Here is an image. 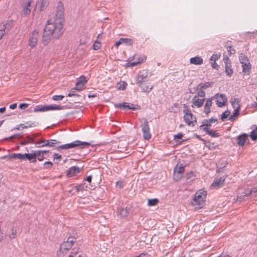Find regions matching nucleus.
<instances>
[{"instance_id":"nucleus-1","label":"nucleus","mask_w":257,"mask_h":257,"mask_svg":"<svg viewBox=\"0 0 257 257\" xmlns=\"http://www.w3.org/2000/svg\"><path fill=\"white\" fill-rule=\"evenodd\" d=\"M64 8L61 1H59L56 7L55 19L53 22L48 20L44 29L42 42L47 45L52 38L57 39L63 34L64 23Z\"/></svg>"},{"instance_id":"nucleus-2","label":"nucleus","mask_w":257,"mask_h":257,"mask_svg":"<svg viewBox=\"0 0 257 257\" xmlns=\"http://www.w3.org/2000/svg\"><path fill=\"white\" fill-rule=\"evenodd\" d=\"M206 194V191L201 190L197 191L191 201V204L198 208L202 207L205 201Z\"/></svg>"},{"instance_id":"nucleus-3","label":"nucleus","mask_w":257,"mask_h":257,"mask_svg":"<svg viewBox=\"0 0 257 257\" xmlns=\"http://www.w3.org/2000/svg\"><path fill=\"white\" fill-rule=\"evenodd\" d=\"M90 144L87 142H81L78 140L74 141L71 143L62 145L59 146L57 149H65L67 150L71 148H74L76 147H79L81 149L85 148L86 147L89 146Z\"/></svg>"},{"instance_id":"nucleus-4","label":"nucleus","mask_w":257,"mask_h":257,"mask_svg":"<svg viewBox=\"0 0 257 257\" xmlns=\"http://www.w3.org/2000/svg\"><path fill=\"white\" fill-rule=\"evenodd\" d=\"M183 112L184 113V119L185 122L188 125H194V122H196V118L191 112L190 109L186 104H184Z\"/></svg>"},{"instance_id":"nucleus-5","label":"nucleus","mask_w":257,"mask_h":257,"mask_svg":"<svg viewBox=\"0 0 257 257\" xmlns=\"http://www.w3.org/2000/svg\"><path fill=\"white\" fill-rule=\"evenodd\" d=\"M141 127L143 132V136L144 140H149L151 138L149 122L146 118H142L141 119Z\"/></svg>"},{"instance_id":"nucleus-6","label":"nucleus","mask_w":257,"mask_h":257,"mask_svg":"<svg viewBox=\"0 0 257 257\" xmlns=\"http://www.w3.org/2000/svg\"><path fill=\"white\" fill-rule=\"evenodd\" d=\"M65 106L60 105H38L34 108L35 112L38 111H46L53 110H61L64 109Z\"/></svg>"},{"instance_id":"nucleus-7","label":"nucleus","mask_w":257,"mask_h":257,"mask_svg":"<svg viewBox=\"0 0 257 257\" xmlns=\"http://www.w3.org/2000/svg\"><path fill=\"white\" fill-rule=\"evenodd\" d=\"M149 81L148 73L146 70L140 71L136 79V84L139 86H142V84H146Z\"/></svg>"},{"instance_id":"nucleus-8","label":"nucleus","mask_w":257,"mask_h":257,"mask_svg":"<svg viewBox=\"0 0 257 257\" xmlns=\"http://www.w3.org/2000/svg\"><path fill=\"white\" fill-rule=\"evenodd\" d=\"M14 25L13 20H8L0 23V40L6 34V31H9Z\"/></svg>"},{"instance_id":"nucleus-9","label":"nucleus","mask_w":257,"mask_h":257,"mask_svg":"<svg viewBox=\"0 0 257 257\" xmlns=\"http://www.w3.org/2000/svg\"><path fill=\"white\" fill-rule=\"evenodd\" d=\"M217 99L216 100V103L217 106L219 107H221L224 105H225L227 102V98L225 94L219 93L216 94L213 97Z\"/></svg>"},{"instance_id":"nucleus-10","label":"nucleus","mask_w":257,"mask_h":257,"mask_svg":"<svg viewBox=\"0 0 257 257\" xmlns=\"http://www.w3.org/2000/svg\"><path fill=\"white\" fill-rule=\"evenodd\" d=\"M33 2V0H28L26 2H23L22 5L23 10L21 12V15L22 16L27 17L30 14L31 12L30 7Z\"/></svg>"},{"instance_id":"nucleus-11","label":"nucleus","mask_w":257,"mask_h":257,"mask_svg":"<svg viewBox=\"0 0 257 257\" xmlns=\"http://www.w3.org/2000/svg\"><path fill=\"white\" fill-rule=\"evenodd\" d=\"M184 170V167L181 164L180 166L177 164L174 169V179L176 181L179 180L181 178L182 175L183 174Z\"/></svg>"},{"instance_id":"nucleus-12","label":"nucleus","mask_w":257,"mask_h":257,"mask_svg":"<svg viewBox=\"0 0 257 257\" xmlns=\"http://www.w3.org/2000/svg\"><path fill=\"white\" fill-rule=\"evenodd\" d=\"M223 61L225 63V73L227 76L230 77L233 73V69L231 68V61L227 56L224 57Z\"/></svg>"},{"instance_id":"nucleus-13","label":"nucleus","mask_w":257,"mask_h":257,"mask_svg":"<svg viewBox=\"0 0 257 257\" xmlns=\"http://www.w3.org/2000/svg\"><path fill=\"white\" fill-rule=\"evenodd\" d=\"M226 178V176H223L222 177H220L219 178L216 177L212 184H211L210 187L211 188H219L221 187H222L224 185V182Z\"/></svg>"},{"instance_id":"nucleus-14","label":"nucleus","mask_w":257,"mask_h":257,"mask_svg":"<svg viewBox=\"0 0 257 257\" xmlns=\"http://www.w3.org/2000/svg\"><path fill=\"white\" fill-rule=\"evenodd\" d=\"M38 32L37 30H34L32 33L31 35L30 36L29 42V45L31 49H33L36 46L38 42Z\"/></svg>"},{"instance_id":"nucleus-15","label":"nucleus","mask_w":257,"mask_h":257,"mask_svg":"<svg viewBox=\"0 0 257 257\" xmlns=\"http://www.w3.org/2000/svg\"><path fill=\"white\" fill-rule=\"evenodd\" d=\"M204 101L205 98H199V97L194 96L192 99V107L200 108L203 105Z\"/></svg>"},{"instance_id":"nucleus-16","label":"nucleus","mask_w":257,"mask_h":257,"mask_svg":"<svg viewBox=\"0 0 257 257\" xmlns=\"http://www.w3.org/2000/svg\"><path fill=\"white\" fill-rule=\"evenodd\" d=\"M87 82L86 79V77L82 75L78 79L77 82L76 83L75 87L74 88L75 90H81L82 87Z\"/></svg>"},{"instance_id":"nucleus-17","label":"nucleus","mask_w":257,"mask_h":257,"mask_svg":"<svg viewBox=\"0 0 257 257\" xmlns=\"http://www.w3.org/2000/svg\"><path fill=\"white\" fill-rule=\"evenodd\" d=\"M237 144L240 146H243L245 143L247 142V143L249 144V140L248 139V136L246 134H242V135H239L237 138Z\"/></svg>"},{"instance_id":"nucleus-18","label":"nucleus","mask_w":257,"mask_h":257,"mask_svg":"<svg viewBox=\"0 0 257 257\" xmlns=\"http://www.w3.org/2000/svg\"><path fill=\"white\" fill-rule=\"evenodd\" d=\"M130 212V208H120L117 209V214L121 218L126 217Z\"/></svg>"},{"instance_id":"nucleus-19","label":"nucleus","mask_w":257,"mask_h":257,"mask_svg":"<svg viewBox=\"0 0 257 257\" xmlns=\"http://www.w3.org/2000/svg\"><path fill=\"white\" fill-rule=\"evenodd\" d=\"M80 171V169L78 167H71L66 172V176L68 177H71L74 175H75L76 174L79 173Z\"/></svg>"},{"instance_id":"nucleus-20","label":"nucleus","mask_w":257,"mask_h":257,"mask_svg":"<svg viewBox=\"0 0 257 257\" xmlns=\"http://www.w3.org/2000/svg\"><path fill=\"white\" fill-rule=\"evenodd\" d=\"M36 155L34 153V151L32 153H25L24 154V160H28L31 163L36 162Z\"/></svg>"},{"instance_id":"nucleus-21","label":"nucleus","mask_w":257,"mask_h":257,"mask_svg":"<svg viewBox=\"0 0 257 257\" xmlns=\"http://www.w3.org/2000/svg\"><path fill=\"white\" fill-rule=\"evenodd\" d=\"M228 164V162L225 158H221L217 163V172L219 173L221 171L220 169H223L226 167Z\"/></svg>"},{"instance_id":"nucleus-22","label":"nucleus","mask_w":257,"mask_h":257,"mask_svg":"<svg viewBox=\"0 0 257 257\" xmlns=\"http://www.w3.org/2000/svg\"><path fill=\"white\" fill-rule=\"evenodd\" d=\"M72 246V242L64 241L60 246V251L62 253H65L69 250Z\"/></svg>"},{"instance_id":"nucleus-23","label":"nucleus","mask_w":257,"mask_h":257,"mask_svg":"<svg viewBox=\"0 0 257 257\" xmlns=\"http://www.w3.org/2000/svg\"><path fill=\"white\" fill-rule=\"evenodd\" d=\"M213 97L209 98L206 100L205 106L204 107V111L205 114L208 116L210 112V107L212 106V100Z\"/></svg>"},{"instance_id":"nucleus-24","label":"nucleus","mask_w":257,"mask_h":257,"mask_svg":"<svg viewBox=\"0 0 257 257\" xmlns=\"http://www.w3.org/2000/svg\"><path fill=\"white\" fill-rule=\"evenodd\" d=\"M203 62V59L200 56H196L190 59V63L192 64L200 65L202 64Z\"/></svg>"},{"instance_id":"nucleus-25","label":"nucleus","mask_w":257,"mask_h":257,"mask_svg":"<svg viewBox=\"0 0 257 257\" xmlns=\"http://www.w3.org/2000/svg\"><path fill=\"white\" fill-rule=\"evenodd\" d=\"M242 72L244 75H249L251 72V65L250 62L242 64Z\"/></svg>"},{"instance_id":"nucleus-26","label":"nucleus","mask_w":257,"mask_h":257,"mask_svg":"<svg viewBox=\"0 0 257 257\" xmlns=\"http://www.w3.org/2000/svg\"><path fill=\"white\" fill-rule=\"evenodd\" d=\"M202 130L207 134L211 136L212 137L217 138L220 136L219 133H216V131L210 130L208 127H203Z\"/></svg>"},{"instance_id":"nucleus-27","label":"nucleus","mask_w":257,"mask_h":257,"mask_svg":"<svg viewBox=\"0 0 257 257\" xmlns=\"http://www.w3.org/2000/svg\"><path fill=\"white\" fill-rule=\"evenodd\" d=\"M217 120L216 118H214L212 117L208 119H204L202 122V124L200 126V127L201 128L203 126L205 127H208L211 126V123L212 122H215Z\"/></svg>"},{"instance_id":"nucleus-28","label":"nucleus","mask_w":257,"mask_h":257,"mask_svg":"<svg viewBox=\"0 0 257 257\" xmlns=\"http://www.w3.org/2000/svg\"><path fill=\"white\" fill-rule=\"evenodd\" d=\"M142 89V91L149 92L153 88V86L151 85L149 81L146 84H142V86H139Z\"/></svg>"},{"instance_id":"nucleus-29","label":"nucleus","mask_w":257,"mask_h":257,"mask_svg":"<svg viewBox=\"0 0 257 257\" xmlns=\"http://www.w3.org/2000/svg\"><path fill=\"white\" fill-rule=\"evenodd\" d=\"M230 103L234 109L240 108L238 99L231 97L230 99Z\"/></svg>"},{"instance_id":"nucleus-30","label":"nucleus","mask_w":257,"mask_h":257,"mask_svg":"<svg viewBox=\"0 0 257 257\" xmlns=\"http://www.w3.org/2000/svg\"><path fill=\"white\" fill-rule=\"evenodd\" d=\"M239 60L240 63L242 64L243 63H247L249 62L248 57L243 53H241L239 56Z\"/></svg>"},{"instance_id":"nucleus-31","label":"nucleus","mask_w":257,"mask_h":257,"mask_svg":"<svg viewBox=\"0 0 257 257\" xmlns=\"http://www.w3.org/2000/svg\"><path fill=\"white\" fill-rule=\"evenodd\" d=\"M240 108L234 109L233 114L229 117V120H233L234 118L239 115Z\"/></svg>"},{"instance_id":"nucleus-32","label":"nucleus","mask_w":257,"mask_h":257,"mask_svg":"<svg viewBox=\"0 0 257 257\" xmlns=\"http://www.w3.org/2000/svg\"><path fill=\"white\" fill-rule=\"evenodd\" d=\"M34 153L36 154V155H37L36 159L37 158V159L39 161H42L44 159V157L43 155H42V150L34 151Z\"/></svg>"},{"instance_id":"nucleus-33","label":"nucleus","mask_w":257,"mask_h":257,"mask_svg":"<svg viewBox=\"0 0 257 257\" xmlns=\"http://www.w3.org/2000/svg\"><path fill=\"white\" fill-rule=\"evenodd\" d=\"M38 124V122H36L35 121L33 122V123H30L29 125H25V124L21 123L19 124V126L22 127V130L24 128H27L28 127H32L36 126Z\"/></svg>"},{"instance_id":"nucleus-34","label":"nucleus","mask_w":257,"mask_h":257,"mask_svg":"<svg viewBox=\"0 0 257 257\" xmlns=\"http://www.w3.org/2000/svg\"><path fill=\"white\" fill-rule=\"evenodd\" d=\"M213 83L212 82H205V83H200L198 86V88L200 87L201 89H206L210 87L211 85L213 84Z\"/></svg>"},{"instance_id":"nucleus-35","label":"nucleus","mask_w":257,"mask_h":257,"mask_svg":"<svg viewBox=\"0 0 257 257\" xmlns=\"http://www.w3.org/2000/svg\"><path fill=\"white\" fill-rule=\"evenodd\" d=\"M115 107L125 110H128L127 102H123L122 103L116 104H115Z\"/></svg>"},{"instance_id":"nucleus-36","label":"nucleus","mask_w":257,"mask_h":257,"mask_svg":"<svg viewBox=\"0 0 257 257\" xmlns=\"http://www.w3.org/2000/svg\"><path fill=\"white\" fill-rule=\"evenodd\" d=\"M128 109L133 110H136L140 109V106L138 104H134L130 103H127Z\"/></svg>"},{"instance_id":"nucleus-37","label":"nucleus","mask_w":257,"mask_h":257,"mask_svg":"<svg viewBox=\"0 0 257 257\" xmlns=\"http://www.w3.org/2000/svg\"><path fill=\"white\" fill-rule=\"evenodd\" d=\"M159 202L158 199H150L148 200V204L149 206H155Z\"/></svg>"},{"instance_id":"nucleus-38","label":"nucleus","mask_w":257,"mask_h":257,"mask_svg":"<svg viewBox=\"0 0 257 257\" xmlns=\"http://www.w3.org/2000/svg\"><path fill=\"white\" fill-rule=\"evenodd\" d=\"M87 187V186H85L84 184H78L75 186V188L76 190V191L77 192H79V191H82L84 190H85V188Z\"/></svg>"},{"instance_id":"nucleus-39","label":"nucleus","mask_w":257,"mask_h":257,"mask_svg":"<svg viewBox=\"0 0 257 257\" xmlns=\"http://www.w3.org/2000/svg\"><path fill=\"white\" fill-rule=\"evenodd\" d=\"M25 141L21 143L22 145H26L29 143H34V139L30 136H28L26 138Z\"/></svg>"},{"instance_id":"nucleus-40","label":"nucleus","mask_w":257,"mask_h":257,"mask_svg":"<svg viewBox=\"0 0 257 257\" xmlns=\"http://www.w3.org/2000/svg\"><path fill=\"white\" fill-rule=\"evenodd\" d=\"M230 112L228 110H225L224 112L222 113L221 116V119L222 121H224L225 119H226L228 116L229 115Z\"/></svg>"},{"instance_id":"nucleus-41","label":"nucleus","mask_w":257,"mask_h":257,"mask_svg":"<svg viewBox=\"0 0 257 257\" xmlns=\"http://www.w3.org/2000/svg\"><path fill=\"white\" fill-rule=\"evenodd\" d=\"M195 96L198 97H200L201 98H205V92L203 91V89H201V88H200L199 91L197 92V94Z\"/></svg>"},{"instance_id":"nucleus-42","label":"nucleus","mask_w":257,"mask_h":257,"mask_svg":"<svg viewBox=\"0 0 257 257\" xmlns=\"http://www.w3.org/2000/svg\"><path fill=\"white\" fill-rule=\"evenodd\" d=\"M53 164L51 161H47L44 163V169H48L52 168Z\"/></svg>"},{"instance_id":"nucleus-43","label":"nucleus","mask_w":257,"mask_h":257,"mask_svg":"<svg viewBox=\"0 0 257 257\" xmlns=\"http://www.w3.org/2000/svg\"><path fill=\"white\" fill-rule=\"evenodd\" d=\"M255 132H256V131L254 130L250 133L249 135L251 140L254 141L257 140V133H255Z\"/></svg>"},{"instance_id":"nucleus-44","label":"nucleus","mask_w":257,"mask_h":257,"mask_svg":"<svg viewBox=\"0 0 257 257\" xmlns=\"http://www.w3.org/2000/svg\"><path fill=\"white\" fill-rule=\"evenodd\" d=\"M48 5V0H42L40 10L43 11L47 7Z\"/></svg>"},{"instance_id":"nucleus-45","label":"nucleus","mask_w":257,"mask_h":257,"mask_svg":"<svg viewBox=\"0 0 257 257\" xmlns=\"http://www.w3.org/2000/svg\"><path fill=\"white\" fill-rule=\"evenodd\" d=\"M101 43L97 41H96L93 45V49L97 50L100 48Z\"/></svg>"},{"instance_id":"nucleus-46","label":"nucleus","mask_w":257,"mask_h":257,"mask_svg":"<svg viewBox=\"0 0 257 257\" xmlns=\"http://www.w3.org/2000/svg\"><path fill=\"white\" fill-rule=\"evenodd\" d=\"M17 233V229L15 227L12 228V234L9 236L11 239H14L16 237V234Z\"/></svg>"},{"instance_id":"nucleus-47","label":"nucleus","mask_w":257,"mask_h":257,"mask_svg":"<svg viewBox=\"0 0 257 257\" xmlns=\"http://www.w3.org/2000/svg\"><path fill=\"white\" fill-rule=\"evenodd\" d=\"M49 143L50 144V147H54L56 144L60 143L61 142L59 141H57L56 140H48Z\"/></svg>"},{"instance_id":"nucleus-48","label":"nucleus","mask_w":257,"mask_h":257,"mask_svg":"<svg viewBox=\"0 0 257 257\" xmlns=\"http://www.w3.org/2000/svg\"><path fill=\"white\" fill-rule=\"evenodd\" d=\"M220 55L218 54H213L212 56L211 57L210 60L211 61L215 62L220 58Z\"/></svg>"},{"instance_id":"nucleus-49","label":"nucleus","mask_w":257,"mask_h":257,"mask_svg":"<svg viewBox=\"0 0 257 257\" xmlns=\"http://www.w3.org/2000/svg\"><path fill=\"white\" fill-rule=\"evenodd\" d=\"M243 194H244V196H246V197L250 196L251 197H253L250 189H246L244 192H243Z\"/></svg>"},{"instance_id":"nucleus-50","label":"nucleus","mask_w":257,"mask_h":257,"mask_svg":"<svg viewBox=\"0 0 257 257\" xmlns=\"http://www.w3.org/2000/svg\"><path fill=\"white\" fill-rule=\"evenodd\" d=\"M183 134L182 133H179L177 135H176L174 136V139L176 140V141L177 142H179L180 143H181V141H179V140L181 139L183 137Z\"/></svg>"},{"instance_id":"nucleus-51","label":"nucleus","mask_w":257,"mask_h":257,"mask_svg":"<svg viewBox=\"0 0 257 257\" xmlns=\"http://www.w3.org/2000/svg\"><path fill=\"white\" fill-rule=\"evenodd\" d=\"M64 97V96L62 95H54L52 97V99L55 101H58L62 100Z\"/></svg>"},{"instance_id":"nucleus-52","label":"nucleus","mask_w":257,"mask_h":257,"mask_svg":"<svg viewBox=\"0 0 257 257\" xmlns=\"http://www.w3.org/2000/svg\"><path fill=\"white\" fill-rule=\"evenodd\" d=\"M124 43L127 45L132 46L133 44V40L132 39L125 38Z\"/></svg>"},{"instance_id":"nucleus-53","label":"nucleus","mask_w":257,"mask_h":257,"mask_svg":"<svg viewBox=\"0 0 257 257\" xmlns=\"http://www.w3.org/2000/svg\"><path fill=\"white\" fill-rule=\"evenodd\" d=\"M231 46H228L226 47V49L227 50L228 52L229 53V55H230L232 54H234L235 52V50L234 49H231Z\"/></svg>"},{"instance_id":"nucleus-54","label":"nucleus","mask_w":257,"mask_h":257,"mask_svg":"<svg viewBox=\"0 0 257 257\" xmlns=\"http://www.w3.org/2000/svg\"><path fill=\"white\" fill-rule=\"evenodd\" d=\"M250 190H251L253 197H255L257 195V187H253Z\"/></svg>"},{"instance_id":"nucleus-55","label":"nucleus","mask_w":257,"mask_h":257,"mask_svg":"<svg viewBox=\"0 0 257 257\" xmlns=\"http://www.w3.org/2000/svg\"><path fill=\"white\" fill-rule=\"evenodd\" d=\"M28 105H29L28 103H21L19 104V108H20L21 109H25L28 107Z\"/></svg>"},{"instance_id":"nucleus-56","label":"nucleus","mask_w":257,"mask_h":257,"mask_svg":"<svg viewBox=\"0 0 257 257\" xmlns=\"http://www.w3.org/2000/svg\"><path fill=\"white\" fill-rule=\"evenodd\" d=\"M42 142L43 143H45L46 142H48V143H43V144H42L41 146H39L38 147H50V144H49L48 140H42Z\"/></svg>"},{"instance_id":"nucleus-57","label":"nucleus","mask_w":257,"mask_h":257,"mask_svg":"<svg viewBox=\"0 0 257 257\" xmlns=\"http://www.w3.org/2000/svg\"><path fill=\"white\" fill-rule=\"evenodd\" d=\"M73 89H74V88L72 89L70 91V92L68 93V94L67 95L68 97H71V96H78V95L75 93V92L73 90Z\"/></svg>"},{"instance_id":"nucleus-58","label":"nucleus","mask_w":257,"mask_h":257,"mask_svg":"<svg viewBox=\"0 0 257 257\" xmlns=\"http://www.w3.org/2000/svg\"><path fill=\"white\" fill-rule=\"evenodd\" d=\"M62 158V156L61 155H59L57 153H55L54 154V160H58L60 161Z\"/></svg>"},{"instance_id":"nucleus-59","label":"nucleus","mask_w":257,"mask_h":257,"mask_svg":"<svg viewBox=\"0 0 257 257\" xmlns=\"http://www.w3.org/2000/svg\"><path fill=\"white\" fill-rule=\"evenodd\" d=\"M127 84L125 82H123L122 84H120L118 87V89L124 90L126 88Z\"/></svg>"},{"instance_id":"nucleus-60","label":"nucleus","mask_w":257,"mask_h":257,"mask_svg":"<svg viewBox=\"0 0 257 257\" xmlns=\"http://www.w3.org/2000/svg\"><path fill=\"white\" fill-rule=\"evenodd\" d=\"M146 57H144H144H143V58H142V60H141V61H139V62H132V63H131V65H132V66H136V65H137V64H138L139 63H141V62H143L144 60H146Z\"/></svg>"},{"instance_id":"nucleus-61","label":"nucleus","mask_w":257,"mask_h":257,"mask_svg":"<svg viewBox=\"0 0 257 257\" xmlns=\"http://www.w3.org/2000/svg\"><path fill=\"white\" fill-rule=\"evenodd\" d=\"M116 186L120 189L122 188L124 186L123 182L121 181H118L116 182Z\"/></svg>"},{"instance_id":"nucleus-62","label":"nucleus","mask_w":257,"mask_h":257,"mask_svg":"<svg viewBox=\"0 0 257 257\" xmlns=\"http://www.w3.org/2000/svg\"><path fill=\"white\" fill-rule=\"evenodd\" d=\"M24 154H21V153H18L17 155V158L21 160H24Z\"/></svg>"},{"instance_id":"nucleus-63","label":"nucleus","mask_w":257,"mask_h":257,"mask_svg":"<svg viewBox=\"0 0 257 257\" xmlns=\"http://www.w3.org/2000/svg\"><path fill=\"white\" fill-rule=\"evenodd\" d=\"M211 66L213 68L215 69L216 70H218L219 67V66L215 62L212 63Z\"/></svg>"},{"instance_id":"nucleus-64","label":"nucleus","mask_w":257,"mask_h":257,"mask_svg":"<svg viewBox=\"0 0 257 257\" xmlns=\"http://www.w3.org/2000/svg\"><path fill=\"white\" fill-rule=\"evenodd\" d=\"M148 254L147 253H142L139 255L136 256L135 257H148Z\"/></svg>"}]
</instances>
